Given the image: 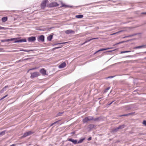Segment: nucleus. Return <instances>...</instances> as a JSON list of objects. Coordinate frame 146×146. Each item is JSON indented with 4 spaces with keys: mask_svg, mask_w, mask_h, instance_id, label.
Here are the masks:
<instances>
[{
    "mask_svg": "<svg viewBox=\"0 0 146 146\" xmlns=\"http://www.w3.org/2000/svg\"><path fill=\"white\" fill-rule=\"evenodd\" d=\"M93 119V117L92 116H88L86 117L83 120L84 123H85L89 121L92 120Z\"/></svg>",
    "mask_w": 146,
    "mask_h": 146,
    "instance_id": "nucleus-1",
    "label": "nucleus"
},
{
    "mask_svg": "<svg viewBox=\"0 0 146 146\" xmlns=\"http://www.w3.org/2000/svg\"><path fill=\"white\" fill-rule=\"evenodd\" d=\"M34 133V132L33 131H30L26 133H25L21 137V138H23L24 137H26L31 135L33 133Z\"/></svg>",
    "mask_w": 146,
    "mask_h": 146,
    "instance_id": "nucleus-2",
    "label": "nucleus"
},
{
    "mask_svg": "<svg viewBox=\"0 0 146 146\" xmlns=\"http://www.w3.org/2000/svg\"><path fill=\"white\" fill-rule=\"evenodd\" d=\"M39 75V73L38 72H35L31 73V78H33L35 77H37Z\"/></svg>",
    "mask_w": 146,
    "mask_h": 146,
    "instance_id": "nucleus-3",
    "label": "nucleus"
},
{
    "mask_svg": "<svg viewBox=\"0 0 146 146\" xmlns=\"http://www.w3.org/2000/svg\"><path fill=\"white\" fill-rule=\"evenodd\" d=\"M65 33L67 34H74L75 33V32L71 29H69L66 31H65Z\"/></svg>",
    "mask_w": 146,
    "mask_h": 146,
    "instance_id": "nucleus-4",
    "label": "nucleus"
},
{
    "mask_svg": "<svg viewBox=\"0 0 146 146\" xmlns=\"http://www.w3.org/2000/svg\"><path fill=\"white\" fill-rule=\"evenodd\" d=\"M58 5L57 3L55 2H54L51 3L49 4V6L50 7H52L58 6Z\"/></svg>",
    "mask_w": 146,
    "mask_h": 146,
    "instance_id": "nucleus-5",
    "label": "nucleus"
},
{
    "mask_svg": "<svg viewBox=\"0 0 146 146\" xmlns=\"http://www.w3.org/2000/svg\"><path fill=\"white\" fill-rule=\"evenodd\" d=\"M38 41H41L42 42H44V37L43 35H41L38 37Z\"/></svg>",
    "mask_w": 146,
    "mask_h": 146,
    "instance_id": "nucleus-6",
    "label": "nucleus"
},
{
    "mask_svg": "<svg viewBox=\"0 0 146 146\" xmlns=\"http://www.w3.org/2000/svg\"><path fill=\"white\" fill-rule=\"evenodd\" d=\"M36 40L35 37V36H31L29 37L28 40L29 42H33Z\"/></svg>",
    "mask_w": 146,
    "mask_h": 146,
    "instance_id": "nucleus-7",
    "label": "nucleus"
},
{
    "mask_svg": "<svg viewBox=\"0 0 146 146\" xmlns=\"http://www.w3.org/2000/svg\"><path fill=\"white\" fill-rule=\"evenodd\" d=\"M146 48V45H142L140 46H137L133 48L134 49H137L140 48Z\"/></svg>",
    "mask_w": 146,
    "mask_h": 146,
    "instance_id": "nucleus-8",
    "label": "nucleus"
},
{
    "mask_svg": "<svg viewBox=\"0 0 146 146\" xmlns=\"http://www.w3.org/2000/svg\"><path fill=\"white\" fill-rule=\"evenodd\" d=\"M68 140L72 142L74 144H76L77 143V141L76 140H74L72 139H68Z\"/></svg>",
    "mask_w": 146,
    "mask_h": 146,
    "instance_id": "nucleus-9",
    "label": "nucleus"
},
{
    "mask_svg": "<svg viewBox=\"0 0 146 146\" xmlns=\"http://www.w3.org/2000/svg\"><path fill=\"white\" fill-rule=\"evenodd\" d=\"M46 6V0H44L41 5V7L42 9L44 8Z\"/></svg>",
    "mask_w": 146,
    "mask_h": 146,
    "instance_id": "nucleus-10",
    "label": "nucleus"
},
{
    "mask_svg": "<svg viewBox=\"0 0 146 146\" xmlns=\"http://www.w3.org/2000/svg\"><path fill=\"white\" fill-rule=\"evenodd\" d=\"M27 40L25 39H19L17 40H15V41L14 42L15 43L16 42H26Z\"/></svg>",
    "mask_w": 146,
    "mask_h": 146,
    "instance_id": "nucleus-11",
    "label": "nucleus"
},
{
    "mask_svg": "<svg viewBox=\"0 0 146 146\" xmlns=\"http://www.w3.org/2000/svg\"><path fill=\"white\" fill-rule=\"evenodd\" d=\"M66 66V63L65 62H64L61 64L58 67L59 68H63L65 67Z\"/></svg>",
    "mask_w": 146,
    "mask_h": 146,
    "instance_id": "nucleus-12",
    "label": "nucleus"
},
{
    "mask_svg": "<svg viewBox=\"0 0 146 146\" xmlns=\"http://www.w3.org/2000/svg\"><path fill=\"white\" fill-rule=\"evenodd\" d=\"M40 73L42 74V75H46V70L43 68L41 69L40 71Z\"/></svg>",
    "mask_w": 146,
    "mask_h": 146,
    "instance_id": "nucleus-13",
    "label": "nucleus"
},
{
    "mask_svg": "<svg viewBox=\"0 0 146 146\" xmlns=\"http://www.w3.org/2000/svg\"><path fill=\"white\" fill-rule=\"evenodd\" d=\"M98 39V38H91V39H90L89 40H87L82 45L84 44H85L86 43H87V42H89L91 41L92 40H94V39Z\"/></svg>",
    "mask_w": 146,
    "mask_h": 146,
    "instance_id": "nucleus-14",
    "label": "nucleus"
},
{
    "mask_svg": "<svg viewBox=\"0 0 146 146\" xmlns=\"http://www.w3.org/2000/svg\"><path fill=\"white\" fill-rule=\"evenodd\" d=\"M15 39L14 38L9 39L6 40H1L2 42H4L5 41H12Z\"/></svg>",
    "mask_w": 146,
    "mask_h": 146,
    "instance_id": "nucleus-15",
    "label": "nucleus"
},
{
    "mask_svg": "<svg viewBox=\"0 0 146 146\" xmlns=\"http://www.w3.org/2000/svg\"><path fill=\"white\" fill-rule=\"evenodd\" d=\"M7 19V17H3L1 19V21L2 22H6Z\"/></svg>",
    "mask_w": 146,
    "mask_h": 146,
    "instance_id": "nucleus-16",
    "label": "nucleus"
},
{
    "mask_svg": "<svg viewBox=\"0 0 146 146\" xmlns=\"http://www.w3.org/2000/svg\"><path fill=\"white\" fill-rule=\"evenodd\" d=\"M137 33H134L132 35H129L128 36H127L125 37H132L136 35H137L138 34Z\"/></svg>",
    "mask_w": 146,
    "mask_h": 146,
    "instance_id": "nucleus-17",
    "label": "nucleus"
},
{
    "mask_svg": "<svg viewBox=\"0 0 146 146\" xmlns=\"http://www.w3.org/2000/svg\"><path fill=\"white\" fill-rule=\"evenodd\" d=\"M53 37V36L52 35H50L47 38V40L49 41H51L52 38Z\"/></svg>",
    "mask_w": 146,
    "mask_h": 146,
    "instance_id": "nucleus-18",
    "label": "nucleus"
},
{
    "mask_svg": "<svg viewBox=\"0 0 146 146\" xmlns=\"http://www.w3.org/2000/svg\"><path fill=\"white\" fill-rule=\"evenodd\" d=\"M83 17V16L81 15H76V17L77 18H81Z\"/></svg>",
    "mask_w": 146,
    "mask_h": 146,
    "instance_id": "nucleus-19",
    "label": "nucleus"
},
{
    "mask_svg": "<svg viewBox=\"0 0 146 146\" xmlns=\"http://www.w3.org/2000/svg\"><path fill=\"white\" fill-rule=\"evenodd\" d=\"M125 125H120L119 127H118V129H122L124 127Z\"/></svg>",
    "mask_w": 146,
    "mask_h": 146,
    "instance_id": "nucleus-20",
    "label": "nucleus"
},
{
    "mask_svg": "<svg viewBox=\"0 0 146 146\" xmlns=\"http://www.w3.org/2000/svg\"><path fill=\"white\" fill-rule=\"evenodd\" d=\"M119 129H118V127H117L115 128L114 129L112 130V131L113 132H117V131H118L119 130Z\"/></svg>",
    "mask_w": 146,
    "mask_h": 146,
    "instance_id": "nucleus-21",
    "label": "nucleus"
},
{
    "mask_svg": "<svg viewBox=\"0 0 146 146\" xmlns=\"http://www.w3.org/2000/svg\"><path fill=\"white\" fill-rule=\"evenodd\" d=\"M5 131H4L2 132H1V133H0V136H3L5 135Z\"/></svg>",
    "mask_w": 146,
    "mask_h": 146,
    "instance_id": "nucleus-22",
    "label": "nucleus"
},
{
    "mask_svg": "<svg viewBox=\"0 0 146 146\" xmlns=\"http://www.w3.org/2000/svg\"><path fill=\"white\" fill-rule=\"evenodd\" d=\"M84 139H80L78 141H77V143H82Z\"/></svg>",
    "mask_w": 146,
    "mask_h": 146,
    "instance_id": "nucleus-23",
    "label": "nucleus"
},
{
    "mask_svg": "<svg viewBox=\"0 0 146 146\" xmlns=\"http://www.w3.org/2000/svg\"><path fill=\"white\" fill-rule=\"evenodd\" d=\"M110 48H103V49H100V50H98L96 52H98L99 51H103V50H106L108 49H110Z\"/></svg>",
    "mask_w": 146,
    "mask_h": 146,
    "instance_id": "nucleus-24",
    "label": "nucleus"
},
{
    "mask_svg": "<svg viewBox=\"0 0 146 146\" xmlns=\"http://www.w3.org/2000/svg\"><path fill=\"white\" fill-rule=\"evenodd\" d=\"M7 29V28H5L3 27H2L1 26H0V30H6Z\"/></svg>",
    "mask_w": 146,
    "mask_h": 146,
    "instance_id": "nucleus-25",
    "label": "nucleus"
},
{
    "mask_svg": "<svg viewBox=\"0 0 146 146\" xmlns=\"http://www.w3.org/2000/svg\"><path fill=\"white\" fill-rule=\"evenodd\" d=\"M123 30H121V31H118V32H117L116 33H113L112 34H111L110 35H114L115 34H116L117 33H119L123 32Z\"/></svg>",
    "mask_w": 146,
    "mask_h": 146,
    "instance_id": "nucleus-26",
    "label": "nucleus"
},
{
    "mask_svg": "<svg viewBox=\"0 0 146 146\" xmlns=\"http://www.w3.org/2000/svg\"><path fill=\"white\" fill-rule=\"evenodd\" d=\"M99 119V117H97L96 118H94L93 117V120L94 121H98Z\"/></svg>",
    "mask_w": 146,
    "mask_h": 146,
    "instance_id": "nucleus-27",
    "label": "nucleus"
},
{
    "mask_svg": "<svg viewBox=\"0 0 146 146\" xmlns=\"http://www.w3.org/2000/svg\"><path fill=\"white\" fill-rule=\"evenodd\" d=\"M110 88V87H108L104 91V92L106 93L107 91L109 90Z\"/></svg>",
    "mask_w": 146,
    "mask_h": 146,
    "instance_id": "nucleus-28",
    "label": "nucleus"
},
{
    "mask_svg": "<svg viewBox=\"0 0 146 146\" xmlns=\"http://www.w3.org/2000/svg\"><path fill=\"white\" fill-rule=\"evenodd\" d=\"M94 125H93L92 124H90L89 125V128H92L94 127Z\"/></svg>",
    "mask_w": 146,
    "mask_h": 146,
    "instance_id": "nucleus-29",
    "label": "nucleus"
},
{
    "mask_svg": "<svg viewBox=\"0 0 146 146\" xmlns=\"http://www.w3.org/2000/svg\"><path fill=\"white\" fill-rule=\"evenodd\" d=\"M128 113L125 114H123L121 115H120L119 116L120 117H121V116H128Z\"/></svg>",
    "mask_w": 146,
    "mask_h": 146,
    "instance_id": "nucleus-30",
    "label": "nucleus"
},
{
    "mask_svg": "<svg viewBox=\"0 0 146 146\" xmlns=\"http://www.w3.org/2000/svg\"><path fill=\"white\" fill-rule=\"evenodd\" d=\"M19 51H24V52H28L29 51V50H24V49L20 50H19Z\"/></svg>",
    "mask_w": 146,
    "mask_h": 146,
    "instance_id": "nucleus-31",
    "label": "nucleus"
},
{
    "mask_svg": "<svg viewBox=\"0 0 146 146\" xmlns=\"http://www.w3.org/2000/svg\"><path fill=\"white\" fill-rule=\"evenodd\" d=\"M59 121H56L53 123H52L51 125V126H52V125H53L54 124H55L57 123H58V122H59Z\"/></svg>",
    "mask_w": 146,
    "mask_h": 146,
    "instance_id": "nucleus-32",
    "label": "nucleus"
},
{
    "mask_svg": "<svg viewBox=\"0 0 146 146\" xmlns=\"http://www.w3.org/2000/svg\"><path fill=\"white\" fill-rule=\"evenodd\" d=\"M62 113H63L62 112H59L57 113V116H60L61 115V114Z\"/></svg>",
    "mask_w": 146,
    "mask_h": 146,
    "instance_id": "nucleus-33",
    "label": "nucleus"
},
{
    "mask_svg": "<svg viewBox=\"0 0 146 146\" xmlns=\"http://www.w3.org/2000/svg\"><path fill=\"white\" fill-rule=\"evenodd\" d=\"M8 95H7L6 96H4V97H3L2 98L0 99V101L3 100V99H4V98H6V97Z\"/></svg>",
    "mask_w": 146,
    "mask_h": 146,
    "instance_id": "nucleus-34",
    "label": "nucleus"
},
{
    "mask_svg": "<svg viewBox=\"0 0 146 146\" xmlns=\"http://www.w3.org/2000/svg\"><path fill=\"white\" fill-rule=\"evenodd\" d=\"M8 87V86H6L5 87H4L3 89V90L4 91H5L6 90L7 88Z\"/></svg>",
    "mask_w": 146,
    "mask_h": 146,
    "instance_id": "nucleus-35",
    "label": "nucleus"
},
{
    "mask_svg": "<svg viewBox=\"0 0 146 146\" xmlns=\"http://www.w3.org/2000/svg\"><path fill=\"white\" fill-rule=\"evenodd\" d=\"M124 42V41H122V42H118V43H117L115 44L114 45H117V44H120L123 43V42Z\"/></svg>",
    "mask_w": 146,
    "mask_h": 146,
    "instance_id": "nucleus-36",
    "label": "nucleus"
},
{
    "mask_svg": "<svg viewBox=\"0 0 146 146\" xmlns=\"http://www.w3.org/2000/svg\"><path fill=\"white\" fill-rule=\"evenodd\" d=\"M143 124L145 126H146V121L144 120L143 121Z\"/></svg>",
    "mask_w": 146,
    "mask_h": 146,
    "instance_id": "nucleus-37",
    "label": "nucleus"
},
{
    "mask_svg": "<svg viewBox=\"0 0 146 146\" xmlns=\"http://www.w3.org/2000/svg\"><path fill=\"white\" fill-rule=\"evenodd\" d=\"M67 42H62V43H58L57 44H65V43H66Z\"/></svg>",
    "mask_w": 146,
    "mask_h": 146,
    "instance_id": "nucleus-38",
    "label": "nucleus"
},
{
    "mask_svg": "<svg viewBox=\"0 0 146 146\" xmlns=\"http://www.w3.org/2000/svg\"><path fill=\"white\" fill-rule=\"evenodd\" d=\"M134 113H133V112L129 113H128V115H132Z\"/></svg>",
    "mask_w": 146,
    "mask_h": 146,
    "instance_id": "nucleus-39",
    "label": "nucleus"
},
{
    "mask_svg": "<svg viewBox=\"0 0 146 146\" xmlns=\"http://www.w3.org/2000/svg\"><path fill=\"white\" fill-rule=\"evenodd\" d=\"M127 53V51H121V54H122V53Z\"/></svg>",
    "mask_w": 146,
    "mask_h": 146,
    "instance_id": "nucleus-40",
    "label": "nucleus"
},
{
    "mask_svg": "<svg viewBox=\"0 0 146 146\" xmlns=\"http://www.w3.org/2000/svg\"><path fill=\"white\" fill-rule=\"evenodd\" d=\"M91 139H92V137H89V138L88 139V141H90V140H91Z\"/></svg>",
    "mask_w": 146,
    "mask_h": 146,
    "instance_id": "nucleus-41",
    "label": "nucleus"
},
{
    "mask_svg": "<svg viewBox=\"0 0 146 146\" xmlns=\"http://www.w3.org/2000/svg\"><path fill=\"white\" fill-rule=\"evenodd\" d=\"M4 91L3 90V89L0 91V93H3Z\"/></svg>",
    "mask_w": 146,
    "mask_h": 146,
    "instance_id": "nucleus-42",
    "label": "nucleus"
},
{
    "mask_svg": "<svg viewBox=\"0 0 146 146\" xmlns=\"http://www.w3.org/2000/svg\"><path fill=\"white\" fill-rule=\"evenodd\" d=\"M60 48V47H56V48H54V49H58Z\"/></svg>",
    "mask_w": 146,
    "mask_h": 146,
    "instance_id": "nucleus-43",
    "label": "nucleus"
},
{
    "mask_svg": "<svg viewBox=\"0 0 146 146\" xmlns=\"http://www.w3.org/2000/svg\"><path fill=\"white\" fill-rule=\"evenodd\" d=\"M127 51V53L130 52H131V51Z\"/></svg>",
    "mask_w": 146,
    "mask_h": 146,
    "instance_id": "nucleus-44",
    "label": "nucleus"
},
{
    "mask_svg": "<svg viewBox=\"0 0 146 146\" xmlns=\"http://www.w3.org/2000/svg\"><path fill=\"white\" fill-rule=\"evenodd\" d=\"M142 13L143 14H146V12L145 13Z\"/></svg>",
    "mask_w": 146,
    "mask_h": 146,
    "instance_id": "nucleus-45",
    "label": "nucleus"
},
{
    "mask_svg": "<svg viewBox=\"0 0 146 146\" xmlns=\"http://www.w3.org/2000/svg\"><path fill=\"white\" fill-rule=\"evenodd\" d=\"M111 102L110 103V104H110V105H111V104H112V102Z\"/></svg>",
    "mask_w": 146,
    "mask_h": 146,
    "instance_id": "nucleus-46",
    "label": "nucleus"
},
{
    "mask_svg": "<svg viewBox=\"0 0 146 146\" xmlns=\"http://www.w3.org/2000/svg\"><path fill=\"white\" fill-rule=\"evenodd\" d=\"M14 145H15L14 144H12L11 145V146H14Z\"/></svg>",
    "mask_w": 146,
    "mask_h": 146,
    "instance_id": "nucleus-47",
    "label": "nucleus"
},
{
    "mask_svg": "<svg viewBox=\"0 0 146 146\" xmlns=\"http://www.w3.org/2000/svg\"><path fill=\"white\" fill-rule=\"evenodd\" d=\"M36 68H33L32 69V70H34V69H35Z\"/></svg>",
    "mask_w": 146,
    "mask_h": 146,
    "instance_id": "nucleus-48",
    "label": "nucleus"
},
{
    "mask_svg": "<svg viewBox=\"0 0 146 146\" xmlns=\"http://www.w3.org/2000/svg\"><path fill=\"white\" fill-rule=\"evenodd\" d=\"M65 6V5H63L62 6V7H64Z\"/></svg>",
    "mask_w": 146,
    "mask_h": 146,
    "instance_id": "nucleus-49",
    "label": "nucleus"
},
{
    "mask_svg": "<svg viewBox=\"0 0 146 146\" xmlns=\"http://www.w3.org/2000/svg\"><path fill=\"white\" fill-rule=\"evenodd\" d=\"M127 57H130V56H127Z\"/></svg>",
    "mask_w": 146,
    "mask_h": 146,
    "instance_id": "nucleus-50",
    "label": "nucleus"
},
{
    "mask_svg": "<svg viewBox=\"0 0 146 146\" xmlns=\"http://www.w3.org/2000/svg\"><path fill=\"white\" fill-rule=\"evenodd\" d=\"M38 30H42L41 29H39Z\"/></svg>",
    "mask_w": 146,
    "mask_h": 146,
    "instance_id": "nucleus-51",
    "label": "nucleus"
},
{
    "mask_svg": "<svg viewBox=\"0 0 146 146\" xmlns=\"http://www.w3.org/2000/svg\"><path fill=\"white\" fill-rule=\"evenodd\" d=\"M47 1H48V0H46V3H47Z\"/></svg>",
    "mask_w": 146,
    "mask_h": 146,
    "instance_id": "nucleus-52",
    "label": "nucleus"
},
{
    "mask_svg": "<svg viewBox=\"0 0 146 146\" xmlns=\"http://www.w3.org/2000/svg\"><path fill=\"white\" fill-rule=\"evenodd\" d=\"M144 59H146V57L144 58Z\"/></svg>",
    "mask_w": 146,
    "mask_h": 146,
    "instance_id": "nucleus-53",
    "label": "nucleus"
},
{
    "mask_svg": "<svg viewBox=\"0 0 146 146\" xmlns=\"http://www.w3.org/2000/svg\"><path fill=\"white\" fill-rule=\"evenodd\" d=\"M114 77V76H111V77L113 78V77Z\"/></svg>",
    "mask_w": 146,
    "mask_h": 146,
    "instance_id": "nucleus-54",
    "label": "nucleus"
},
{
    "mask_svg": "<svg viewBox=\"0 0 146 146\" xmlns=\"http://www.w3.org/2000/svg\"><path fill=\"white\" fill-rule=\"evenodd\" d=\"M144 53H146V51L144 52Z\"/></svg>",
    "mask_w": 146,
    "mask_h": 146,
    "instance_id": "nucleus-55",
    "label": "nucleus"
},
{
    "mask_svg": "<svg viewBox=\"0 0 146 146\" xmlns=\"http://www.w3.org/2000/svg\"><path fill=\"white\" fill-rule=\"evenodd\" d=\"M21 61V60H19V61Z\"/></svg>",
    "mask_w": 146,
    "mask_h": 146,
    "instance_id": "nucleus-56",
    "label": "nucleus"
},
{
    "mask_svg": "<svg viewBox=\"0 0 146 146\" xmlns=\"http://www.w3.org/2000/svg\"><path fill=\"white\" fill-rule=\"evenodd\" d=\"M139 53H137V54H139Z\"/></svg>",
    "mask_w": 146,
    "mask_h": 146,
    "instance_id": "nucleus-57",
    "label": "nucleus"
}]
</instances>
